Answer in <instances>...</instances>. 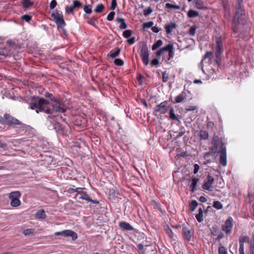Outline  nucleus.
<instances>
[{
    "instance_id": "obj_1",
    "label": "nucleus",
    "mask_w": 254,
    "mask_h": 254,
    "mask_svg": "<svg viewBox=\"0 0 254 254\" xmlns=\"http://www.w3.org/2000/svg\"><path fill=\"white\" fill-rule=\"evenodd\" d=\"M243 0H236L235 4V12L232 21V30L236 34L239 32V25H245L247 23L245 10L242 5Z\"/></svg>"
},
{
    "instance_id": "obj_2",
    "label": "nucleus",
    "mask_w": 254,
    "mask_h": 254,
    "mask_svg": "<svg viewBox=\"0 0 254 254\" xmlns=\"http://www.w3.org/2000/svg\"><path fill=\"white\" fill-rule=\"evenodd\" d=\"M50 104L49 102L43 97H33V99L30 104V109L35 110L37 113L43 112L46 114H53L54 112L58 113L54 110V108H51L47 107ZM58 113H60L58 112Z\"/></svg>"
},
{
    "instance_id": "obj_3",
    "label": "nucleus",
    "mask_w": 254,
    "mask_h": 254,
    "mask_svg": "<svg viewBox=\"0 0 254 254\" xmlns=\"http://www.w3.org/2000/svg\"><path fill=\"white\" fill-rule=\"evenodd\" d=\"M169 111V118L172 120H175V113L173 106L170 101H165L160 104L155 106L154 109V114L157 116V114H165L168 111Z\"/></svg>"
},
{
    "instance_id": "obj_4",
    "label": "nucleus",
    "mask_w": 254,
    "mask_h": 254,
    "mask_svg": "<svg viewBox=\"0 0 254 254\" xmlns=\"http://www.w3.org/2000/svg\"><path fill=\"white\" fill-rule=\"evenodd\" d=\"M0 123L2 125L12 127L18 125L23 129L26 130L31 128L30 126L22 123L18 119L7 113H5L3 117L0 118Z\"/></svg>"
},
{
    "instance_id": "obj_5",
    "label": "nucleus",
    "mask_w": 254,
    "mask_h": 254,
    "mask_svg": "<svg viewBox=\"0 0 254 254\" xmlns=\"http://www.w3.org/2000/svg\"><path fill=\"white\" fill-rule=\"evenodd\" d=\"M51 16L56 23L57 28L60 31L62 32L63 36H67V31L64 29L66 23L63 17V13L61 11L56 10V12H53Z\"/></svg>"
},
{
    "instance_id": "obj_6",
    "label": "nucleus",
    "mask_w": 254,
    "mask_h": 254,
    "mask_svg": "<svg viewBox=\"0 0 254 254\" xmlns=\"http://www.w3.org/2000/svg\"><path fill=\"white\" fill-rule=\"evenodd\" d=\"M57 117L55 116H48L47 118V125L49 130H55L59 134H64V127L57 121Z\"/></svg>"
},
{
    "instance_id": "obj_7",
    "label": "nucleus",
    "mask_w": 254,
    "mask_h": 254,
    "mask_svg": "<svg viewBox=\"0 0 254 254\" xmlns=\"http://www.w3.org/2000/svg\"><path fill=\"white\" fill-rule=\"evenodd\" d=\"M44 95L46 98L52 102L51 106L56 112L64 113L66 111V109L62 107L64 105L62 100L54 97L52 93L48 92H46Z\"/></svg>"
},
{
    "instance_id": "obj_8",
    "label": "nucleus",
    "mask_w": 254,
    "mask_h": 254,
    "mask_svg": "<svg viewBox=\"0 0 254 254\" xmlns=\"http://www.w3.org/2000/svg\"><path fill=\"white\" fill-rule=\"evenodd\" d=\"M216 51L215 52V61L216 64L220 66L221 64V54L223 52L222 39L221 36L216 38Z\"/></svg>"
},
{
    "instance_id": "obj_9",
    "label": "nucleus",
    "mask_w": 254,
    "mask_h": 254,
    "mask_svg": "<svg viewBox=\"0 0 254 254\" xmlns=\"http://www.w3.org/2000/svg\"><path fill=\"white\" fill-rule=\"evenodd\" d=\"M21 196V193L19 191H12L9 194V198L11 200L10 205L16 207L20 205V201L19 197Z\"/></svg>"
},
{
    "instance_id": "obj_10",
    "label": "nucleus",
    "mask_w": 254,
    "mask_h": 254,
    "mask_svg": "<svg viewBox=\"0 0 254 254\" xmlns=\"http://www.w3.org/2000/svg\"><path fill=\"white\" fill-rule=\"evenodd\" d=\"M139 53L143 64L147 65L149 63V54L148 47L146 43H143L142 45Z\"/></svg>"
},
{
    "instance_id": "obj_11",
    "label": "nucleus",
    "mask_w": 254,
    "mask_h": 254,
    "mask_svg": "<svg viewBox=\"0 0 254 254\" xmlns=\"http://www.w3.org/2000/svg\"><path fill=\"white\" fill-rule=\"evenodd\" d=\"M56 236H62L64 237H71L72 240L75 241L77 238V234L71 230H64L61 232H57L55 233Z\"/></svg>"
},
{
    "instance_id": "obj_12",
    "label": "nucleus",
    "mask_w": 254,
    "mask_h": 254,
    "mask_svg": "<svg viewBox=\"0 0 254 254\" xmlns=\"http://www.w3.org/2000/svg\"><path fill=\"white\" fill-rule=\"evenodd\" d=\"M233 218L229 216L225 221V223L222 226V230L224 231L226 235H229L232 233L233 228Z\"/></svg>"
},
{
    "instance_id": "obj_13",
    "label": "nucleus",
    "mask_w": 254,
    "mask_h": 254,
    "mask_svg": "<svg viewBox=\"0 0 254 254\" xmlns=\"http://www.w3.org/2000/svg\"><path fill=\"white\" fill-rule=\"evenodd\" d=\"M218 152L220 153V159L219 163L223 166H225L227 165V155H226V146L222 144L221 146H220L219 150Z\"/></svg>"
},
{
    "instance_id": "obj_14",
    "label": "nucleus",
    "mask_w": 254,
    "mask_h": 254,
    "mask_svg": "<svg viewBox=\"0 0 254 254\" xmlns=\"http://www.w3.org/2000/svg\"><path fill=\"white\" fill-rule=\"evenodd\" d=\"M214 181V178L209 174L207 176V181L202 185V188L205 190H210V188Z\"/></svg>"
},
{
    "instance_id": "obj_15",
    "label": "nucleus",
    "mask_w": 254,
    "mask_h": 254,
    "mask_svg": "<svg viewBox=\"0 0 254 254\" xmlns=\"http://www.w3.org/2000/svg\"><path fill=\"white\" fill-rule=\"evenodd\" d=\"M211 144L213 146H215L217 148H218L219 145L221 146L222 144L225 146V144L223 142L222 138H220L217 135H214L211 141Z\"/></svg>"
},
{
    "instance_id": "obj_16",
    "label": "nucleus",
    "mask_w": 254,
    "mask_h": 254,
    "mask_svg": "<svg viewBox=\"0 0 254 254\" xmlns=\"http://www.w3.org/2000/svg\"><path fill=\"white\" fill-rule=\"evenodd\" d=\"M182 234L183 235L184 238L188 242L190 241L191 238L193 235V232L190 230L186 227H183Z\"/></svg>"
},
{
    "instance_id": "obj_17",
    "label": "nucleus",
    "mask_w": 254,
    "mask_h": 254,
    "mask_svg": "<svg viewBox=\"0 0 254 254\" xmlns=\"http://www.w3.org/2000/svg\"><path fill=\"white\" fill-rule=\"evenodd\" d=\"M79 199H84L95 204H98L99 203V202L98 200H93L90 198V196L87 193V192L84 191H83L80 194V196H79Z\"/></svg>"
},
{
    "instance_id": "obj_18",
    "label": "nucleus",
    "mask_w": 254,
    "mask_h": 254,
    "mask_svg": "<svg viewBox=\"0 0 254 254\" xmlns=\"http://www.w3.org/2000/svg\"><path fill=\"white\" fill-rule=\"evenodd\" d=\"M84 17L85 19H87L86 22L93 26L96 27L98 24V17L92 16L90 18L86 14H84Z\"/></svg>"
},
{
    "instance_id": "obj_19",
    "label": "nucleus",
    "mask_w": 254,
    "mask_h": 254,
    "mask_svg": "<svg viewBox=\"0 0 254 254\" xmlns=\"http://www.w3.org/2000/svg\"><path fill=\"white\" fill-rule=\"evenodd\" d=\"M119 226L120 229L123 231H132L134 230L133 227L130 224L125 221L120 222Z\"/></svg>"
},
{
    "instance_id": "obj_20",
    "label": "nucleus",
    "mask_w": 254,
    "mask_h": 254,
    "mask_svg": "<svg viewBox=\"0 0 254 254\" xmlns=\"http://www.w3.org/2000/svg\"><path fill=\"white\" fill-rule=\"evenodd\" d=\"M171 131H169L170 139H171V141H170V142L168 143V144L167 145V146H168V148H169L170 149H172V150H171L169 151V156H170V157L172 159H173V155H174L173 150L175 148V146H173L174 140L172 139V136L174 135V134H172L171 133Z\"/></svg>"
},
{
    "instance_id": "obj_21",
    "label": "nucleus",
    "mask_w": 254,
    "mask_h": 254,
    "mask_svg": "<svg viewBox=\"0 0 254 254\" xmlns=\"http://www.w3.org/2000/svg\"><path fill=\"white\" fill-rule=\"evenodd\" d=\"M199 181L198 178H196L195 177H193L191 179V184L190 186V189L191 192H193L195 190H196L197 187V183Z\"/></svg>"
},
{
    "instance_id": "obj_22",
    "label": "nucleus",
    "mask_w": 254,
    "mask_h": 254,
    "mask_svg": "<svg viewBox=\"0 0 254 254\" xmlns=\"http://www.w3.org/2000/svg\"><path fill=\"white\" fill-rule=\"evenodd\" d=\"M21 3L23 8L29 9L33 6L34 2L30 0H22Z\"/></svg>"
},
{
    "instance_id": "obj_23",
    "label": "nucleus",
    "mask_w": 254,
    "mask_h": 254,
    "mask_svg": "<svg viewBox=\"0 0 254 254\" xmlns=\"http://www.w3.org/2000/svg\"><path fill=\"white\" fill-rule=\"evenodd\" d=\"M121 52V49L117 47L115 51L111 50L107 55V57L114 59L118 57Z\"/></svg>"
},
{
    "instance_id": "obj_24",
    "label": "nucleus",
    "mask_w": 254,
    "mask_h": 254,
    "mask_svg": "<svg viewBox=\"0 0 254 254\" xmlns=\"http://www.w3.org/2000/svg\"><path fill=\"white\" fill-rule=\"evenodd\" d=\"M165 28L167 34H170L172 30L175 29V22H171L165 25Z\"/></svg>"
},
{
    "instance_id": "obj_25",
    "label": "nucleus",
    "mask_w": 254,
    "mask_h": 254,
    "mask_svg": "<svg viewBox=\"0 0 254 254\" xmlns=\"http://www.w3.org/2000/svg\"><path fill=\"white\" fill-rule=\"evenodd\" d=\"M116 21L118 23H120L119 28L121 29H125L127 27V25L125 22V20L123 18L117 17L116 18Z\"/></svg>"
},
{
    "instance_id": "obj_26",
    "label": "nucleus",
    "mask_w": 254,
    "mask_h": 254,
    "mask_svg": "<svg viewBox=\"0 0 254 254\" xmlns=\"http://www.w3.org/2000/svg\"><path fill=\"white\" fill-rule=\"evenodd\" d=\"M36 217L39 219H44L47 217L45 211L44 209L38 210L36 213Z\"/></svg>"
},
{
    "instance_id": "obj_27",
    "label": "nucleus",
    "mask_w": 254,
    "mask_h": 254,
    "mask_svg": "<svg viewBox=\"0 0 254 254\" xmlns=\"http://www.w3.org/2000/svg\"><path fill=\"white\" fill-rule=\"evenodd\" d=\"M199 136L200 140H206L209 136L208 132L205 130H200L199 132Z\"/></svg>"
},
{
    "instance_id": "obj_28",
    "label": "nucleus",
    "mask_w": 254,
    "mask_h": 254,
    "mask_svg": "<svg viewBox=\"0 0 254 254\" xmlns=\"http://www.w3.org/2000/svg\"><path fill=\"white\" fill-rule=\"evenodd\" d=\"M119 193L114 189H110L109 192V198L112 200H115L117 197Z\"/></svg>"
},
{
    "instance_id": "obj_29",
    "label": "nucleus",
    "mask_w": 254,
    "mask_h": 254,
    "mask_svg": "<svg viewBox=\"0 0 254 254\" xmlns=\"http://www.w3.org/2000/svg\"><path fill=\"white\" fill-rule=\"evenodd\" d=\"M194 1L195 6L196 8L202 10L207 9V7L203 5V2H202L201 0H195Z\"/></svg>"
},
{
    "instance_id": "obj_30",
    "label": "nucleus",
    "mask_w": 254,
    "mask_h": 254,
    "mask_svg": "<svg viewBox=\"0 0 254 254\" xmlns=\"http://www.w3.org/2000/svg\"><path fill=\"white\" fill-rule=\"evenodd\" d=\"M164 229L169 238L173 239L174 237V234L169 226L168 225H165L164 226Z\"/></svg>"
},
{
    "instance_id": "obj_31",
    "label": "nucleus",
    "mask_w": 254,
    "mask_h": 254,
    "mask_svg": "<svg viewBox=\"0 0 254 254\" xmlns=\"http://www.w3.org/2000/svg\"><path fill=\"white\" fill-rule=\"evenodd\" d=\"M198 15H199L198 12L197 11L192 10V9L189 10L187 13V16L189 18L195 17L198 16Z\"/></svg>"
},
{
    "instance_id": "obj_32",
    "label": "nucleus",
    "mask_w": 254,
    "mask_h": 254,
    "mask_svg": "<svg viewBox=\"0 0 254 254\" xmlns=\"http://www.w3.org/2000/svg\"><path fill=\"white\" fill-rule=\"evenodd\" d=\"M105 8L104 5L102 4H99L94 9V11L96 13H101L103 11Z\"/></svg>"
},
{
    "instance_id": "obj_33",
    "label": "nucleus",
    "mask_w": 254,
    "mask_h": 254,
    "mask_svg": "<svg viewBox=\"0 0 254 254\" xmlns=\"http://www.w3.org/2000/svg\"><path fill=\"white\" fill-rule=\"evenodd\" d=\"M161 49L163 50V53L164 52H169L171 50H173L174 49L173 43H169V44H168L167 45L163 47V48H161Z\"/></svg>"
},
{
    "instance_id": "obj_34",
    "label": "nucleus",
    "mask_w": 254,
    "mask_h": 254,
    "mask_svg": "<svg viewBox=\"0 0 254 254\" xmlns=\"http://www.w3.org/2000/svg\"><path fill=\"white\" fill-rule=\"evenodd\" d=\"M189 205L190 210L193 211L198 205V203L195 200H193L190 203Z\"/></svg>"
},
{
    "instance_id": "obj_35",
    "label": "nucleus",
    "mask_w": 254,
    "mask_h": 254,
    "mask_svg": "<svg viewBox=\"0 0 254 254\" xmlns=\"http://www.w3.org/2000/svg\"><path fill=\"white\" fill-rule=\"evenodd\" d=\"M163 44V42L161 40H157L152 46V50L154 51L158 49Z\"/></svg>"
},
{
    "instance_id": "obj_36",
    "label": "nucleus",
    "mask_w": 254,
    "mask_h": 254,
    "mask_svg": "<svg viewBox=\"0 0 254 254\" xmlns=\"http://www.w3.org/2000/svg\"><path fill=\"white\" fill-rule=\"evenodd\" d=\"M197 26H196L195 25H193L191 26L189 30V34L190 36H194L196 32V29H197Z\"/></svg>"
},
{
    "instance_id": "obj_37",
    "label": "nucleus",
    "mask_w": 254,
    "mask_h": 254,
    "mask_svg": "<svg viewBox=\"0 0 254 254\" xmlns=\"http://www.w3.org/2000/svg\"><path fill=\"white\" fill-rule=\"evenodd\" d=\"M248 242H250V239L249 237L246 235H241L239 238V243H245Z\"/></svg>"
},
{
    "instance_id": "obj_38",
    "label": "nucleus",
    "mask_w": 254,
    "mask_h": 254,
    "mask_svg": "<svg viewBox=\"0 0 254 254\" xmlns=\"http://www.w3.org/2000/svg\"><path fill=\"white\" fill-rule=\"evenodd\" d=\"M218 254H228L227 249L222 246L221 244H220L218 248Z\"/></svg>"
},
{
    "instance_id": "obj_39",
    "label": "nucleus",
    "mask_w": 254,
    "mask_h": 254,
    "mask_svg": "<svg viewBox=\"0 0 254 254\" xmlns=\"http://www.w3.org/2000/svg\"><path fill=\"white\" fill-rule=\"evenodd\" d=\"M185 94V93L183 92L178 95L177 97H176V103H180L183 101L184 99L186 98Z\"/></svg>"
},
{
    "instance_id": "obj_40",
    "label": "nucleus",
    "mask_w": 254,
    "mask_h": 254,
    "mask_svg": "<svg viewBox=\"0 0 254 254\" xmlns=\"http://www.w3.org/2000/svg\"><path fill=\"white\" fill-rule=\"evenodd\" d=\"M213 207L219 210L223 208V205L219 201L216 200L213 202Z\"/></svg>"
},
{
    "instance_id": "obj_41",
    "label": "nucleus",
    "mask_w": 254,
    "mask_h": 254,
    "mask_svg": "<svg viewBox=\"0 0 254 254\" xmlns=\"http://www.w3.org/2000/svg\"><path fill=\"white\" fill-rule=\"evenodd\" d=\"M133 32L131 30H126L124 31L123 35L126 38H129L132 34Z\"/></svg>"
},
{
    "instance_id": "obj_42",
    "label": "nucleus",
    "mask_w": 254,
    "mask_h": 254,
    "mask_svg": "<svg viewBox=\"0 0 254 254\" xmlns=\"http://www.w3.org/2000/svg\"><path fill=\"white\" fill-rule=\"evenodd\" d=\"M213 57V53L211 51L207 52L205 55L203 56L201 63H202L203 61H204L205 59L208 58L209 60L211 59Z\"/></svg>"
},
{
    "instance_id": "obj_43",
    "label": "nucleus",
    "mask_w": 254,
    "mask_h": 254,
    "mask_svg": "<svg viewBox=\"0 0 254 254\" xmlns=\"http://www.w3.org/2000/svg\"><path fill=\"white\" fill-rule=\"evenodd\" d=\"M248 244H249V252L250 253H254V241H250L248 242Z\"/></svg>"
},
{
    "instance_id": "obj_44",
    "label": "nucleus",
    "mask_w": 254,
    "mask_h": 254,
    "mask_svg": "<svg viewBox=\"0 0 254 254\" xmlns=\"http://www.w3.org/2000/svg\"><path fill=\"white\" fill-rule=\"evenodd\" d=\"M92 6L91 5H85L84 6V11L85 12L86 14H89L92 12L91 9Z\"/></svg>"
},
{
    "instance_id": "obj_45",
    "label": "nucleus",
    "mask_w": 254,
    "mask_h": 254,
    "mask_svg": "<svg viewBox=\"0 0 254 254\" xmlns=\"http://www.w3.org/2000/svg\"><path fill=\"white\" fill-rule=\"evenodd\" d=\"M114 63L116 65L123 66L124 64V62L121 59H115Z\"/></svg>"
},
{
    "instance_id": "obj_46",
    "label": "nucleus",
    "mask_w": 254,
    "mask_h": 254,
    "mask_svg": "<svg viewBox=\"0 0 254 254\" xmlns=\"http://www.w3.org/2000/svg\"><path fill=\"white\" fill-rule=\"evenodd\" d=\"M154 23L153 21H149L147 22L144 23L142 25L143 29L149 28L152 27Z\"/></svg>"
},
{
    "instance_id": "obj_47",
    "label": "nucleus",
    "mask_w": 254,
    "mask_h": 254,
    "mask_svg": "<svg viewBox=\"0 0 254 254\" xmlns=\"http://www.w3.org/2000/svg\"><path fill=\"white\" fill-rule=\"evenodd\" d=\"M115 15V12L114 11H111L107 15V20L109 21H111L113 20V19L114 18Z\"/></svg>"
},
{
    "instance_id": "obj_48",
    "label": "nucleus",
    "mask_w": 254,
    "mask_h": 254,
    "mask_svg": "<svg viewBox=\"0 0 254 254\" xmlns=\"http://www.w3.org/2000/svg\"><path fill=\"white\" fill-rule=\"evenodd\" d=\"M0 56L7 58L10 56V53L9 51H5L4 50H0Z\"/></svg>"
},
{
    "instance_id": "obj_49",
    "label": "nucleus",
    "mask_w": 254,
    "mask_h": 254,
    "mask_svg": "<svg viewBox=\"0 0 254 254\" xmlns=\"http://www.w3.org/2000/svg\"><path fill=\"white\" fill-rule=\"evenodd\" d=\"M21 19L25 21L26 22H29L31 19L32 16L27 14L23 15L21 17Z\"/></svg>"
},
{
    "instance_id": "obj_50",
    "label": "nucleus",
    "mask_w": 254,
    "mask_h": 254,
    "mask_svg": "<svg viewBox=\"0 0 254 254\" xmlns=\"http://www.w3.org/2000/svg\"><path fill=\"white\" fill-rule=\"evenodd\" d=\"M72 5L74 6V8L81 7L82 6L81 2L78 0H74L73 1Z\"/></svg>"
},
{
    "instance_id": "obj_51",
    "label": "nucleus",
    "mask_w": 254,
    "mask_h": 254,
    "mask_svg": "<svg viewBox=\"0 0 254 254\" xmlns=\"http://www.w3.org/2000/svg\"><path fill=\"white\" fill-rule=\"evenodd\" d=\"M74 9L75 8L74 7V6H73V5L69 6H66L65 7V11L67 13H70L73 12V11L74 10Z\"/></svg>"
},
{
    "instance_id": "obj_52",
    "label": "nucleus",
    "mask_w": 254,
    "mask_h": 254,
    "mask_svg": "<svg viewBox=\"0 0 254 254\" xmlns=\"http://www.w3.org/2000/svg\"><path fill=\"white\" fill-rule=\"evenodd\" d=\"M23 233L25 236H28L33 233V230L32 229H27L23 230Z\"/></svg>"
},
{
    "instance_id": "obj_53",
    "label": "nucleus",
    "mask_w": 254,
    "mask_h": 254,
    "mask_svg": "<svg viewBox=\"0 0 254 254\" xmlns=\"http://www.w3.org/2000/svg\"><path fill=\"white\" fill-rule=\"evenodd\" d=\"M152 9L150 7H148L147 9L144 10L143 14L145 16H147L150 15L152 12Z\"/></svg>"
},
{
    "instance_id": "obj_54",
    "label": "nucleus",
    "mask_w": 254,
    "mask_h": 254,
    "mask_svg": "<svg viewBox=\"0 0 254 254\" xmlns=\"http://www.w3.org/2000/svg\"><path fill=\"white\" fill-rule=\"evenodd\" d=\"M117 6V2L116 0H112L111 4L110 9L112 10H115Z\"/></svg>"
},
{
    "instance_id": "obj_55",
    "label": "nucleus",
    "mask_w": 254,
    "mask_h": 254,
    "mask_svg": "<svg viewBox=\"0 0 254 254\" xmlns=\"http://www.w3.org/2000/svg\"><path fill=\"white\" fill-rule=\"evenodd\" d=\"M159 63V60L157 58H154L151 60L150 64L152 66H157Z\"/></svg>"
},
{
    "instance_id": "obj_56",
    "label": "nucleus",
    "mask_w": 254,
    "mask_h": 254,
    "mask_svg": "<svg viewBox=\"0 0 254 254\" xmlns=\"http://www.w3.org/2000/svg\"><path fill=\"white\" fill-rule=\"evenodd\" d=\"M217 149H218L217 147H216L215 146H213V147L209 148V151H210V153H211L212 155H214L215 154V153L217 152Z\"/></svg>"
},
{
    "instance_id": "obj_57",
    "label": "nucleus",
    "mask_w": 254,
    "mask_h": 254,
    "mask_svg": "<svg viewBox=\"0 0 254 254\" xmlns=\"http://www.w3.org/2000/svg\"><path fill=\"white\" fill-rule=\"evenodd\" d=\"M195 218L199 222H201L203 220V214L198 213L195 215Z\"/></svg>"
},
{
    "instance_id": "obj_58",
    "label": "nucleus",
    "mask_w": 254,
    "mask_h": 254,
    "mask_svg": "<svg viewBox=\"0 0 254 254\" xmlns=\"http://www.w3.org/2000/svg\"><path fill=\"white\" fill-rule=\"evenodd\" d=\"M57 2L56 0H52L50 4V8L51 9H53L56 6Z\"/></svg>"
},
{
    "instance_id": "obj_59",
    "label": "nucleus",
    "mask_w": 254,
    "mask_h": 254,
    "mask_svg": "<svg viewBox=\"0 0 254 254\" xmlns=\"http://www.w3.org/2000/svg\"><path fill=\"white\" fill-rule=\"evenodd\" d=\"M153 203L154 207L155 208H157L160 212H162V209L160 207V205L159 203L156 202L155 200H153Z\"/></svg>"
},
{
    "instance_id": "obj_60",
    "label": "nucleus",
    "mask_w": 254,
    "mask_h": 254,
    "mask_svg": "<svg viewBox=\"0 0 254 254\" xmlns=\"http://www.w3.org/2000/svg\"><path fill=\"white\" fill-rule=\"evenodd\" d=\"M224 235L222 232H220L218 235L217 237L215 238V241H220V239L224 237Z\"/></svg>"
},
{
    "instance_id": "obj_61",
    "label": "nucleus",
    "mask_w": 254,
    "mask_h": 254,
    "mask_svg": "<svg viewBox=\"0 0 254 254\" xmlns=\"http://www.w3.org/2000/svg\"><path fill=\"white\" fill-rule=\"evenodd\" d=\"M217 226H213L212 230L211 231V235L212 236H214L216 235L217 232Z\"/></svg>"
},
{
    "instance_id": "obj_62",
    "label": "nucleus",
    "mask_w": 254,
    "mask_h": 254,
    "mask_svg": "<svg viewBox=\"0 0 254 254\" xmlns=\"http://www.w3.org/2000/svg\"><path fill=\"white\" fill-rule=\"evenodd\" d=\"M127 42L129 45H132V44H134V43L135 42V37H131V38L128 39L127 40Z\"/></svg>"
},
{
    "instance_id": "obj_63",
    "label": "nucleus",
    "mask_w": 254,
    "mask_h": 254,
    "mask_svg": "<svg viewBox=\"0 0 254 254\" xmlns=\"http://www.w3.org/2000/svg\"><path fill=\"white\" fill-rule=\"evenodd\" d=\"M199 169V166L198 164H195L194 165L193 173L196 174Z\"/></svg>"
},
{
    "instance_id": "obj_64",
    "label": "nucleus",
    "mask_w": 254,
    "mask_h": 254,
    "mask_svg": "<svg viewBox=\"0 0 254 254\" xmlns=\"http://www.w3.org/2000/svg\"><path fill=\"white\" fill-rule=\"evenodd\" d=\"M161 29L160 28H159L157 26H153L152 27V30L154 33H158L159 32Z\"/></svg>"
}]
</instances>
